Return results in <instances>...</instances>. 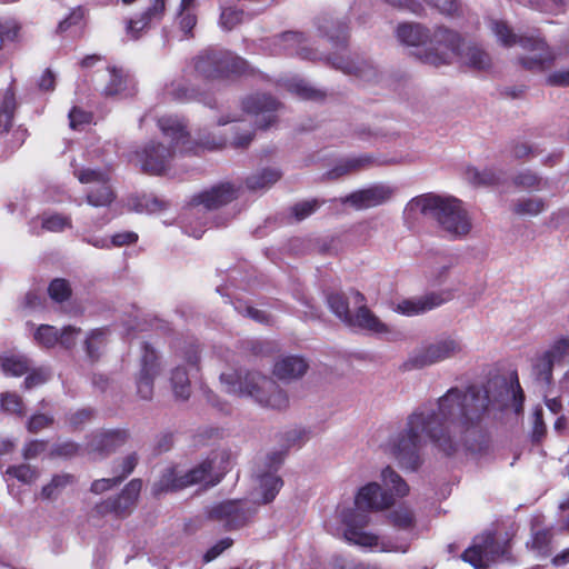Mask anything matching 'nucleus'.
Here are the masks:
<instances>
[{"instance_id":"338daca9","label":"nucleus","mask_w":569,"mask_h":569,"mask_svg":"<svg viewBox=\"0 0 569 569\" xmlns=\"http://www.w3.org/2000/svg\"><path fill=\"white\" fill-rule=\"evenodd\" d=\"M52 417L43 413L33 415L28 421V430L30 432H39L43 428L49 427L52 423Z\"/></svg>"},{"instance_id":"b1692460","label":"nucleus","mask_w":569,"mask_h":569,"mask_svg":"<svg viewBox=\"0 0 569 569\" xmlns=\"http://www.w3.org/2000/svg\"><path fill=\"white\" fill-rule=\"evenodd\" d=\"M393 190L386 184H373L367 189L358 190L343 199L356 209H368L385 203L392 196Z\"/></svg>"},{"instance_id":"680f3d73","label":"nucleus","mask_w":569,"mask_h":569,"mask_svg":"<svg viewBox=\"0 0 569 569\" xmlns=\"http://www.w3.org/2000/svg\"><path fill=\"white\" fill-rule=\"evenodd\" d=\"M428 4L437 8L442 14L456 16L459 13L460 4L457 0H425Z\"/></svg>"},{"instance_id":"473e14b6","label":"nucleus","mask_w":569,"mask_h":569,"mask_svg":"<svg viewBox=\"0 0 569 569\" xmlns=\"http://www.w3.org/2000/svg\"><path fill=\"white\" fill-rule=\"evenodd\" d=\"M74 483V477L70 473L54 475L51 480L42 487L40 497L43 500H56L71 485Z\"/></svg>"},{"instance_id":"4468645a","label":"nucleus","mask_w":569,"mask_h":569,"mask_svg":"<svg viewBox=\"0 0 569 569\" xmlns=\"http://www.w3.org/2000/svg\"><path fill=\"white\" fill-rule=\"evenodd\" d=\"M73 174L79 182L92 186L87 192V203L92 207H108L116 196L110 184V174L107 170L78 168L71 162Z\"/></svg>"},{"instance_id":"c03bdc74","label":"nucleus","mask_w":569,"mask_h":569,"mask_svg":"<svg viewBox=\"0 0 569 569\" xmlns=\"http://www.w3.org/2000/svg\"><path fill=\"white\" fill-rule=\"evenodd\" d=\"M391 525L399 530H410L415 525V517L408 507H399L388 516Z\"/></svg>"},{"instance_id":"774afa93","label":"nucleus","mask_w":569,"mask_h":569,"mask_svg":"<svg viewBox=\"0 0 569 569\" xmlns=\"http://www.w3.org/2000/svg\"><path fill=\"white\" fill-rule=\"evenodd\" d=\"M551 541L550 529L537 530L532 535V547L538 551L545 550Z\"/></svg>"},{"instance_id":"5701e85b","label":"nucleus","mask_w":569,"mask_h":569,"mask_svg":"<svg viewBox=\"0 0 569 569\" xmlns=\"http://www.w3.org/2000/svg\"><path fill=\"white\" fill-rule=\"evenodd\" d=\"M452 298L450 291L431 292L422 297L400 301L396 310L405 316H416L432 310Z\"/></svg>"},{"instance_id":"a18cd8bd","label":"nucleus","mask_w":569,"mask_h":569,"mask_svg":"<svg viewBox=\"0 0 569 569\" xmlns=\"http://www.w3.org/2000/svg\"><path fill=\"white\" fill-rule=\"evenodd\" d=\"M329 566L331 569H379L376 565L341 555H333L329 560Z\"/></svg>"},{"instance_id":"412c9836","label":"nucleus","mask_w":569,"mask_h":569,"mask_svg":"<svg viewBox=\"0 0 569 569\" xmlns=\"http://www.w3.org/2000/svg\"><path fill=\"white\" fill-rule=\"evenodd\" d=\"M141 488L142 481L140 479L131 480L118 497L97 505V512L99 515L113 513L117 517L124 516L137 501Z\"/></svg>"},{"instance_id":"dca6fc26","label":"nucleus","mask_w":569,"mask_h":569,"mask_svg":"<svg viewBox=\"0 0 569 569\" xmlns=\"http://www.w3.org/2000/svg\"><path fill=\"white\" fill-rule=\"evenodd\" d=\"M505 552L506 546L496 541L491 532H486L473 539L472 545L461 555V559L475 569H487L490 562L501 558Z\"/></svg>"},{"instance_id":"79ce46f5","label":"nucleus","mask_w":569,"mask_h":569,"mask_svg":"<svg viewBox=\"0 0 569 569\" xmlns=\"http://www.w3.org/2000/svg\"><path fill=\"white\" fill-rule=\"evenodd\" d=\"M466 179L475 186H492L498 183L499 176L493 169L486 168L479 170L477 168H468Z\"/></svg>"},{"instance_id":"9d476101","label":"nucleus","mask_w":569,"mask_h":569,"mask_svg":"<svg viewBox=\"0 0 569 569\" xmlns=\"http://www.w3.org/2000/svg\"><path fill=\"white\" fill-rule=\"evenodd\" d=\"M330 310L347 327L373 335H387L391 330L366 306V298L358 291L330 293L327 298Z\"/></svg>"},{"instance_id":"bf43d9fd","label":"nucleus","mask_w":569,"mask_h":569,"mask_svg":"<svg viewBox=\"0 0 569 569\" xmlns=\"http://www.w3.org/2000/svg\"><path fill=\"white\" fill-rule=\"evenodd\" d=\"M92 114L78 107H73L69 112L70 127L74 130H81L83 126L89 124Z\"/></svg>"},{"instance_id":"1a4fd4ad","label":"nucleus","mask_w":569,"mask_h":569,"mask_svg":"<svg viewBox=\"0 0 569 569\" xmlns=\"http://www.w3.org/2000/svg\"><path fill=\"white\" fill-rule=\"evenodd\" d=\"M230 455L227 451H218L212 456L188 470L181 472L177 468H168L161 478L153 483V496L177 491L192 485L202 483L206 487H213L220 482L229 469Z\"/></svg>"},{"instance_id":"cd10ccee","label":"nucleus","mask_w":569,"mask_h":569,"mask_svg":"<svg viewBox=\"0 0 569 569\" xmlns=\"http://www.w3.org/2000/svg\"><path fill=\"white\" fill-rule=\"evenodd\" d=\"M163 94L166 98L177 102H190L193 100H198L210 108L214 107L213 100L211 98L199 94L193 88L189 87L187 82L182 79H177L166 84L163 89Z\"/></svg>"},{"instance_id":"13d9d810","label":"nucleus","mask_w":569,"mask_h":569,"mask_svg":"<svg viewBox=\"0 0 569 569\" xmlns=\"http://www.w3.org/2000/svg\"><path fill=\"white\" fill-rule=\"evenodd\" d=\"M319 207L320 203L318 200H307L295 204L291 212L297 221H301L311 216Z\"/></svg>"},{"instance_id":"4c0bfd02","label":"nucleus","mask_w":569,"mask_h":569,"mask_svg":"<svg viewBox=\"0 0 569 569\" xmlns=\"http://www.w3.org/2000/svg\"><path fill=\"white\" fill-rule=\"evenodd\" d=\"M513 183L529 191H542L549 188V180L537 176L530 170L520 171L515 178Z\"/></svg>"},{"instance_id":"423d86ee","label":"nucleus","mask_w":569,"mask_h":569,"mask_svg":"<svg viewBox=\"0 0 569 569\" xmlns=\"http://www.w3.org/2000/svg\"><path fill=\"white\" fill-rule=\"evenodd\" d=\"M405 216L413 221L419 216L432 218L451 239L465 237L471 230L470 218L461 201L452 197L432 193L418 196L407 203Z\"/></svg>"},{"instance_id":"e2e57ef3","label":"nucleus","mask_w":569,"mask_h":569,"mask_svg":"<svg viewBox=\"0 0 569 569\" xmlns=\"http://www.w3.org/2000/svg\"><path fill=\"white\" fill-rule=\"evenodd\" d=\"M84 18V10L82 8L73 9L69 16L59 22L58 31L64 32L69 30L72 26H79Z\"/></svg>"},{"instance_id":"9b49d317","label":"nucleus","mask_w":569,"mask_h":569,"mask_svg":"<svg viewBox=\"0 0 569 569\" xmlns=\"http://www.w3.org/2000/svg\"><path fill=\"white\" fill-rule=\"evenodd\" d=\"M489 28L501 46L510 48L515 44H519L521 48L529 51L528 56L520 59L522 67L528 70L542 71L548 68L556 58L555 53L540 37L518 36L503 20L491 19Z\"/></svg>"},{"instance_id":"6e6d98bb","label":"nucleus","mask_w":569,"mask_h":569,"mask_svg":"<svg viewBox=\"0 0 569 569\" xmlns=\"http://www.w3.org/2000/svg\"><path fill=\"white\" fill-rule=\"evenodd\" d=\"M283 437L286 448L289 449L292 447H301L302 445H305L310 438V432L305 428H292L286 431Z\"/></svg>"},{"instance_id":"a211bd4d","label":"nucleus","mask_w":569,"mask_h":569,"mask_svg":"<svg viewBox=\"0 0 569 569\" xmlns=\"http://www.w3.org/2000/svg\"><path fill=\"white\" fill-rule=\"evenodd\" d=\"M140 371L137 377V392L141 399H151L154 378L160 373L161 366L157 351L147 342L141 346Z\"/></svg>"},{"instance_id":"49530a36","label":"nucleus","mask_w":569,"mask_h":569,"mask_svg":"<svg viewBox=\"0 0 569 569\" xmlns=\"http://www.w3.org/2000/svg\"><path fill=\"white\" fill-rule=\"evenodd\" d=\"M244 19L243 9L237 7H224L221 9L220 27L224 30H232L240 24Z\"/></svg>"},{"instance_id":"f704fd0d","label":"nucleus","mask_w":569,"mask_h":569,"mask_svg":"<svg viewBox=\"0 0 569 569\" xmlns=\"http://www.w3.org/2000/svg\"><path fill=\"white\" fill-rule=\"evenodd\" d=\"M371 162V158L368 156H360L353 158L340 159L338 163L328 171L327 176L329 179H337L349 172L359 170Z\"/></svg>"},{"instance_id":"864d4df0","label":"nucleus","mask_w":569,"mask_h":569,"mask_svg":"<svg viewBox=\"0 0 569 569\" xmlns=\"http://www.w3.org/2000/svg\"><path fill=\"white\" fill-rule=\"evenodd\" d=\"M6 475L18 479L22 483H32L37 479V471L29 465L9 467Z\"/></svg>"},{"instance_id":"aec40b11","label":"nucleus","mask_w":569,"mask_h":569,"mask_svg":"<svg viewBox=\"0 0 569 569\" xmlns=\"http://www.w3.org/2000/svg\"><path fill=\"white\" fill-rule=\"evenodd\" d=\"M439 27L435 28L433 31H430L428 28L423 27L420 23L406 22L400 23L396 29L397 39L407 47L417 48V57L418 59L426 63L422 60V56L426 51L431 47V41L436 30Z\"/></svg>"},{"instance_id":"2f4dec72","label":"nucleus","mask_w":569,"mask_h":569,"mask_svg":"<svg viewBox=\"0 0 569 569\" xmlns=\"http://www.w3.org/2000/svg\"><path fill=\"white\" fill-rule=\"evenodd\" d=\"M0 366L7 376L20 377L28 372L30 360L20 353H4L0 357Z\"/></svg>"},{"instance_id":"37998d69","label":"nucleus","mask_w":569,"mask_h":569,"mask_svg":"<svg viewBox=\"0 0 569 569\" xmlns=\"http://www.w3.org/2000/svg\"><path fill=\"white\" fill-rule=\"evenodd\" d=\"M42 228L50 232H61L72 228V220L62 213H43L41 217Z\"/></svg>"},{"instance_id":"f257e3e1","label":"nucleus","mask_w":569,"mask_h":569,"mask_svg":"<svg viewBox=\"0 0 569 569\" xmlns=\"http://www.w3.org/2000/svg\"><path fill=\"white\" fill-rule=\"evenodd\" d=\"M523 401L517 372L490 380L487 387H451L435 403L418 407L405 428L391 433L381 447L408 470L420 466V450L428 440L447 456L459 451L477 453L488 442L487 419L491 409L511 406L518 415Z\"/></svg>"},{"instance_id":"8fccbe9b","label":"nucleus","mask_w":569,"mask_h":569,"mask_svg":"<svg viewBox=\"0 0 569 569\" xmlns=\"http://www.w3.org/2000/svg\"><path fill=\"white\" fill-rule=\"evenodd\" d=\"M233 307H234V310L240 315L249 317L252 320L260 322V323H269V316L264 311L258 310L254 307H252L251 305H249L240 299H237L236 301H233Z\"/></svg>"},{"instance_id":"6e6552de","label":"nucleus","mask_w":569,"mask_h":569,"mask_svg":"<svg viewBox=\"0 0 569 569\" xmlns=\"http://www.w3.org/2000/svg\"><path fill=\"white\" fill-rule=\"evenodd\" d=\"M220 382L227 393L249 397L266 408L282 410L289 405L287 393L271 378L256 371L222 372Z\"/></svg>"},{"instance_id":"0e129e2a","label":"nucleus","mask_w":569,"mask_h":569,"mask_svg":"<svg viewBox=\"0 0 569 569\" xmlns=\"http://www.w3.org/2000/svg\"><path fill=\"white\" fill-rule=\"evenodd\" d=\"M138 241V234L133 231H121L117 232L109 239L110 248L123 247L136 243Z\"/></svg>"},{"instance_id":"052dcab7","label":"nucleus","mask_w":569,"mask_h":569,"mask_svg":"<svg viewBox=\"0 0 569 569\" xmlns=\"http://www.w3.org/2000/svg\"><path fill=\"white\" fill-rule=\"evenodd\" d=\"M178 24L180 30L183 33V38H187L191 34L192 29L197 23V17L194 12H186L179 10L177 16Z\"/></svg>"},{"instance_id":"f8f14e48","label":"nucleus","mask_w":569,"mask_h":569,"mask_svg":"<svg viewBox=\"0 0 569 569\" xmlns=\"http://www.w3.org/2000/svg\"><path fill=\"white\" fill-rule=\"evenodd\" d=\"M463 352L465 343L459 336L443 333L415 349L407 366L421 369L457 358Z\"/></svg>"},{"instance_id":"f03ea898","label":"nucleus","mask_w":569,"mask_h":569,"mask_svg":"<svg viewBox=\"0 0 569 569\" xmlns=\"http://www.w3.org/2000/svg\"><path fill=\"white\" fill-rule=\"evenodd\" d=\"M385 490L377 482H369L358 490L355 508L338 509L343 526L342 536L346 542L375 552H401L409 549L408 541L395 542L369 530L370 516L368 510H383L395 503L396 498L409 493V486L391 467L381 471Z\"/></svg>"},{"instance_id":"a19ab883","label":"nucleus","mask_w":569,"mask_h":569,"mask_svg":"<svg viewBox=\"0 0 569 569\" xmlns=\"http://www.w3.org/2000/svg\"><path fill=\"white\" fill-rule=\"evenodd\" d=\"M546 352L556 367H563L569 363V337L555 340Z\"/></svg>"},{"instance_id":"7c9ffc66","label":"nucleus","mask_w":569,"mask_h":569,"mask_svg":"<svg viewBox=\"0 0 569 569\" xmlns=\"http://www.w3.org/2000/svg\"><path fill=\"white\" fill-rule=\"evenodd\" d=\"M128 433L124 430H108L94 437L93 448L110 452L126 443Z\"/></svg>"},{"instance_id":"c9c22d12","label":"nucleus","mask_w":569,"mask_h":569,"mask_svg":"<svg viewBox=\"0 0 569 569\" xmlns=\"http://www.w3.org/2000/svg\"><path fill=\"white\" fill-rule=\"evenodd\" d=\"M283 84L288 91L295 93L301 99L320 100L325 97L322 91L313 88L309 82L298 77L288 79Z\"/></svg>"},{"instance_id":"4d7b16f0","label":"nucleus","mask_w":569,"mask_h":569,"mask_svg":"<svg viewBox=\"0 0 569 569\" xmlns=\"http://www.w3.org/2000/svg\"><path fill=\"white\" fill-rule=\"evenodd\" d=\"M19 26L10 18L0 19V49L6 41H12L18 34Z\"/></svg>"},{"instance_id":"a878e982","label":"nucleus","mask_w":569,"mask_h":569,"mask_svg":"<svg viewBox=\"0 0 569 569\" xmlns=\"http://www.w3.org/2000/svg\"><path fill=\"white\" fill-rule=\"evenodd\" d=\"M240 191V187L232 182H221L200 193L196 198L197 206L202 204L207 209H217L237 199Z\"/></svg>"},{"instance_id":"39448f33","label":"nucleus","mask_w":569,"mask_h":569,"mask_svg":"<svg viewBox=\"0 0 569 569\" xmlns=\"http://www.w3.org/2000/svg\"><path fill=\"white\" fill-rule=\"evenodd\" d=\"M157 126L163 137L171 140V146L166 147L160 142L150 141L134 150L130 158V161L140 166L143 172L154 176L166 172L177 150L188 152L193 149V142L182 117L176 114L159 117Z\"/></svg>"},{"instance_id":"72a5a7b5","label":"nucleus","mask_w":569,"mask_h":569,"mask_svg":"<svg viewBox=\"0 0 569 569\" xmlns=\"http://www.w3.org/2000/svg\"><path fill=\"white\" fill-rule=\"evenodd\" d=\"M16 108L17 101L12 88L0 91V132L9 130Z\"/></svg>"},{"instance_id":"c85d7f7f","label":"nucleus","mask_w":569,"mask_h":569,"mask_svg":"<svg viewBox=\"0 0 569 569\" xmlns=\"http://www.w3.org/2000/svg\"><path fill=\"white\" fill-rule=\"evenodd\" d=\"M308 369L307 361L299 356H286L273 366V373L280 380H292L302 377Z\"/></svg>"},{"instance_id":"3c124183","label":"nucleus","mask_w":569,"mask_h":569,"mask_svg":"<svg viewBox=\"0 0 569 569\" xmlns=\"http://www.w3.org/2000/svg\"><path fill=\"white\" fill-rule=\"evenodd\" d=\"M48 293L54 302H63L70 298L71 288L67 280L54 279L48 287Z\"/></svg>"},{"instance_id":"393cba45","label":"nucleus","mask_w":569,"mask_h":569,"mask_svg":"<svg viewBox=\"0 0 569 569\" xmlns=\"http://www.w3.org/2000/svg\"><path fill=\"white\" fill-rule=\"evenodd\" d=\"M96 88L107 97H113L123 92L127 88V78L122 69L104 66L99 68L93 76Z\"/></svg>"},{"instance_id":"5fc2aeb1","label":"nucleus","mask_w":569,"mask_h":569,"mask_svg":"<svg viewBox=\"0 0 569 569\" xmlns=\"http://www.w3.org/2000/svg\"><path fill=\"white\" fill-rule=\"evenodd\" d=\"M234 137L231 141V144L234 148H246L252 140V129L250 126L246 124L244 121H239L234 128Z\"/></svg>"},{"instance_id":"603ef678","label":"nucleus","mask_w":569,"mask_h":569,"mask_svg":"<svg viewBox=\"0 0 569 569\" xmlns=\"http://www.w3.org/2000/svg\"><path fill=\"white\" fill-rule=\"evenodd\" d=\"M0 408L8 413L22 415L23 403L21 398L13 392H4L0 398Z\"/></svg>"},{"instance_id":"de8ad7c7","label":"nucleus","mask_w":569,"mask_h":569,"mask_svg":"<svg viewBox=\"0 0 569 569\" xmlns=\"http://www.w3.org/2000/svg\"><path fill=\"white\" fill-rule=\"evenodd\" d=\"M52 375L53 372L50 367L42 366L36 368L27 375L23 381L24 388L29 390L40 387L47 383L52 378Z\"/></svg>"},{"instance_id":"e433bc0d","label":"nucleus","mask_w":569,"mask_h":569,"mask_svg":"<svg viewBox=\"0 0 569 569\" xmlns=\"http://www.w3.org/2000/svg\"><path fill=\"white\" fill-rule=\"evenodd\" d=\"M108 342V330L99 328L91 330L84 341L86 353L91 360H97Z\"/></svg>"},{"instance_id":"58836bf2","label":"nucleus","mask_w":569,"mask_h":569,"mask_svg":"<svg viewBox=\"0 0 569 569\" xmlns=\"http://www.w3.org/2000/svg\"><path fill=\"white\" fill-rule=\"evenodd\" d=\"M546 202L539 197H527L518 199L513 203V212L519 216L536 217L543 212Z\"/></svg>"},{"instance_id":"c756f323","label":"nucleus","mask_w":569,"mask_h":569,"mask_svg":"<svg viewBox=\"0 0 569 569\" xmlns=\"http://www.w3.org/2000/svg\"><path fill=\"white\" fill-rule=\"evenodd\" d=\"M281 177L282 172L280 169L276 167L263 168L246 179V187L252 192L264 191L280 180Z\"/></svg>"},{"instance_id":"ea45409f","label":"nucleus","mask_w":569,"mask_h":569,"mask_svg":"<svg viewBox=\"0 0 569 569\" xmlns=\"http://www.w3.org/2000/svg\"><path fill=\"white\" fill-rule=\"evenodd\" d=\"M553 368H556V366L546 351L536 357L532 363V371L536 379L547 385L551 382Z\"/></svg>"},{"instance_id":"4be33fe9","label":"nucleus","mask_w":569,"mask_h":569,"mask_svg":"<svg viewBox=\"0 0 569 569\" xmlns=\"http://www.w3.org/2000/svg\"><path fill=\"white\" fill-rule=\"evenodd\" d=\"M166 10V0H151L150 6L139 16L126 23V32L132 39H139L152 24L158 23Z\"/></svg>"},{"instance_id":"7ed1b4c3","label":"nucleus","mask_w":569,"mask_h":569,"mask_svg":"<svg viewBox=\"0 0 569 569\" xmlns=\"http://www.w3.org/2000/svg\"><path fill=\"white\" fill-rule=\"evenodd\" d=\"M284 450L271 451L266 457L263 472L257 473V487L249 500H227L211 508L210 518L223 521L229 529L243 526L257 511V503L271 502L283 486L282 479L276 475L284 460Z\"/></svg>"},{"instance_id":"69168bd1","label":"nucleus","mask_w":569,"mask_h":569,"mask_svg":"<svg viewBox=\"0 0 569 569\" xmlns=\"http://www.w3.org/2000/svg\"><path fill=\"white\" fill-rule=\"evenodd\" d=\"M137 463L138 457L136 453H130L127 457H124L121 465L117 467L116 472L120 470V473L116 476L117 479H119V481L121 482L126 477H128L133 471Z\"/></svg>"},{"instance_id":"6ab92c4d","label":"nucleus","mask_w":569,"mask_h":569,"mask_svg":"<svg viewBox=\"0 0 569 569\" xmlns=\"http://www.w3.org/2000/svg\"><path fill=\"white\" fill-rule=\"evenodd\" d=\"M243 110L256 117V123L262 129L271 127L277 120L281 104L268 94H252L242 102Z\"/></svg>"},{"instance_id":"bb28decb","label":"nucleus","mask_w":569,"mask_h":569,"mask_svg":"<svg viewBox=\"0 0 569 569\" xmlns=\"http://www.w3.org/2000/svg\"><path fill=\"white\" fill-rule=\"evenodd\" d=\"M316 26L319 33L328 38L332 46L340 47L347 43L349 27L346 21L325 13L317 18Z\"/></svg>"},{"instance_id":"ddd939ff","label":"nucleus","mask_w":569,"mask_h":569,"mask_svg":"<svg viewBox=\"0 0 569 569\" xmlns=\"http://www.w3.org/2000/svg\"><path fill=\"white\" fill-rule=\"evenodd\" d=\"M196 71L206 79L241 76L249 69L248 62L226 50L207 49L194 59Z\"/></svg>"},{"instance_id":"20e7f679","label":"nucleus","mask_w":569,"mask_h":569,"mask_svg":"<svg viewBox=\"0 0 569 569\" xmlns=\"http://www.w3.org/2000/svg\"><path fill=\"white\" fill-rule=\"evenodd\" d=\"M261 49L271 56H297L303 60H326L335 69L346 74L355 76L363 81H371L377 77L376 68L367 60L349 57H329L320 53L309 44L303 33L298 31H286L272 38L261 40Z\"/></svg>"},{"instance_id":"f3484780","label":"nucleus","mask_w":569,"mask_h":569,"mask_svg":"<svg viewBox=\"0 0 569 569\" xmlns=\"http://www.w3.org/2000/svg\"><path fill=\"white\" fill-rule=\"evenodd\" d=\"M179 358L188 366L178 365L171 371L170 382L173 395L179 400H187L191 393L190 377L198 371L199 350L191 343L179 351Z\"/></svg>"},{"instance_id":"2eb2a0df","label":"nucleus","mask_w":569,"mask_h":569,"mask_svg":"<svg viewBox=\"0 0 569 569\" xmlns=\"http://www.w3.org/2000/svg\"><path fill=\"white\" fill-rule=\"evenodd\" d=\"M32 341L41 349H53L57 346L63 349H72L78 340L81 329L74 326H64L58 329L51 325H34L27 322Z\"/></svg>"},{"instance_id":"0eeeda50","label":"nucleus","mask_w":569,"mask_h":569,"mask_svg":"<svg viewBox=\"0 0 569 569\" xmlns=\"http://www.w3.org/2000/svg\"><path fill=\"white\" fill-rule=\"evenodd\" d=\"M473 70L485 71L491 67L489 53L473 42H466L451 29L439 27L432 38L431 47L422 56L426 64L440 67L449 64L453 59Z\"/></svg>"},{"instance_id":"09e8293b","label":"nucleus","mask_w":569,"mask_h":569,"mask_svg":"<svg viewBox=\"0 0 569 569\" xmlns=\"http://www.w3.org/2000/svg\"><path fill=\"white\" fill-rule=\"evenodd\" d=\"M167 207V203L152 196H143L133 203L132 209L137 212H147L154 213L160 210H163Z\"/></svg>"}]
</instances>
